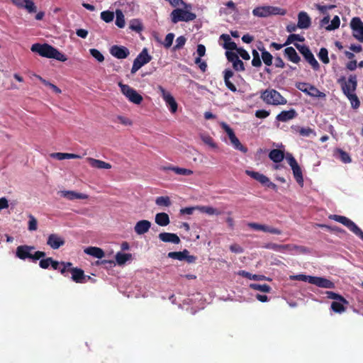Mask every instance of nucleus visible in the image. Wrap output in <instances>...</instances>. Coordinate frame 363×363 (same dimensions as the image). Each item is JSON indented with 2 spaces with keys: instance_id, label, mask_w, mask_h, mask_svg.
Instances as JSON below:
<instances>
[{
  "instance_id": "2f4dec72",
  "label": "nucleus",
  "mask_w": 363,
  "mask_h": 363,
  "mask_svg": "<svg viewBox=\"0 0 363 363\" xmlns=\"http://www.w3.org/2000/svg\"><path fill=\"white\" fill-rule=\"evenodd\" d=\"M245 173L247 175H248L250 177H252V179L257 180V182H259V183H261L263 185H264L265 183H267L269 182V178L267 176H265L259 172H254V171H251V170H246Z\"/></svg>"
},
{
  "instance_id": "0e129e2a",
  "label": "nucleus",
  "mask_w": 363,
  "mask_h": 363,
  "mask_svg": "<svg viewBox=\"0 0 363 363\" xmlns=\"http://www.w3.org/2000/svg\"><path fill=\"white\" fill-rule=\"evenodd\" d=\"M294 45L300 52V53L303 56V57L311 52L309 48L305 45H299L298 43H295Z\"/></svg>"
},
{
  "instance_id": "69168bd1",
  "label": "nucleus",
  "mask_w": 363,
  "mask_h": 363,
  "mask_svg": "<svg viewBox=\"0 0 363 363\" xmlns=\"http://www.w3.org/2000/svg\"><path fill=\"white\" fill-rule=\"evenodd\" d=\"M174 34L172 33H168L166 37H165V39L163 42V45L166 48H169L171 47V45H172V43H173V40H174Z\"/></svg>"
},
{
  "instance_id": "dca6fc26",
  "label": "nucleus",
  "mask_w": 363,
  "mask_h": 363,
  "mask_svg": "<svg viewBox=\"0 0 363 363\" xmlns=\"http://www.w3.org/2000/svg\"><path fill=\"white\" fill-rule=\"evenodd\" d=\"M302 86H307L308 88H303L301 86V85H298L297 88L301 90V91L307 94L308 95L316 98H323L325 96V94L319 91L315 86L307 84V83H303L301 84Z\"/></svg>"
},
{
  "instance_id": "09e8293b",
  "label": "nucleus",
  "mask_w": 363,
  "mask_h": 363,
  "mask_svg": "<svg viewBox=\"0 0 363 363\" xmlns=\"http://www.w3.org/2000/svg\"><path fill=\"white\" fill-rule=\"evenodd\" d=\"M325 294L327 295V297L330 299L337 300L346 304L348 303V301L342 296L338 294L330 291H326Z\"/></svg>"
},
{
  "instance_id": "4be33fe9",
  "label": "nucleus",
  "mask_w": 363,
  "mask_h": 363,
  "mask_svg": "<svg viewBox=\"0 0 363 363\" xmlns=\"http://www.w3.org/2000/svg\"><path fill=\"white\" fill-rule=\"evenodd\" d=\"M59 194L68 200L72 201L74 199H86L88 198V195L78 193L74 191H59Z\"/></svg>"
},
{
  "instance_id": "a878e982",
  "label": "nucleus",
  "mask_w": 363,
  "mask_h": 363,
  "mask_svg": "<svg viewBox=\"0 0 363 363\" xmlns=\"http://www.w3.org/2000/svg\"><path fill=\"white\" fill-rule=\"evenodd\" d=\"M158 237L164 242H171V243H174V244H179L181 242L180 238L175 233H161L159 234Z\"/></svg>"
},
{
  "instance_id": "e433bc0d",
  "label": "nucleus",
  "mask_w": 363,
  "mask_h": 363,
  "mask_svg": "<svg viewBox=\"0 0 363 363\" xmlns=\"http://www.w3.org/2000/svg\"><path fill=\"white\" fill-rule=\"evenodd\" d=\"M51 157L53 158H55L58 160H62L65 159H76V158H81V156L76 155V154H72V153H62V152H55L51 154Z\"/></svg>"
},
{
  "instance_id": "0eeeda50",
  "label": "nucleus",
  "mask_w": 363,
  "mask_h": 363,
  "mask_svg": "<svg viewBox=\"0 0 363 363\" xmlns=\"http://www.w3.org/2000/svg\"><path fill=\"white\" fill-rule=\"evenodd\" d=\"M122 94L125 96L129 101L135 104H140L143 100V96L137 92L133 88L128 84H124L122 82L118 83Z\"/></svg>"
},
{
  "instance_id": "5701e85b",
  "label": "nucleus",
  "mask_w": 363,
  "mask_h": 363,
  "mask_svg": "<svg viewBox=\"0 0 363 363\" xmlns=\"http://www.w3.org/2000/svg\"><path fill=\"white\" fill-rule=\"evenodd\" d=\"M151 227V223L147 220H141L136 223L134 230L138 235L146 233Z\"/></svg>"
},
{
  "instance_id": "39448f33",
  "label": "nucleus",
  "mask_w": 363,
  "mask_h": 363,
  "mask_svg": "<svg viewBox=\"0 0 363 363\" xmlns=\"http://www.w3.org/2000/svg\"><path fill=\"white\" fill-rule=\"evenodd\" d=\"M329 218L342 223L363 240V231L352 220L345 216L339 215H330Z\"/></svg>"
},
{
  "instance_id": "1a4fd4ad",
  "label": "nucleus",
  "mask_w": 363,
  "mask_h": 363,
  "mask_svg": "<svg viewBox=\"0 0 363 363\" xmlns=\"http://www.w3.org/2000/svg\"><path fill=\"white\" fill-rule=\"evenodd\" d=\"M288 164L291 167L293 174L295 180L296 182L301 186H303V177L301 168L300 167L299 164H298L296 160L294 158V157L290 154L287 153L286 157Z\"/></svg>"
},
{
  "instance_id": "20e7f679",
  "label": "nucleus",
  "mask_w": 363,
  "mask_h": 363,
  "mask_svg": "<svg viewBox=\"0 0 363 363\" xmlns=\"http://www.w3.org/2000/svg\"><path fill=\"white\" fill-rule=\"evenodd\" d=\"M263 247L265 249L272 250L278 252L293 250H296L298 252L300 253H306L308 252V250L306 247L292 244L279 245L273 242H269L264 244L263 245Z\"/></svg>"
},
{
  "instance_id": "338daca9",
  "label": "nucleus",
  "mask_w": 363,
  "mask_h": 363,
  "mask_svg": "<svg viewBox=\"0 0 363 363\" xmlns=\"http://www.w3.org/2000/svg\"><path fill=\"white\" fill-rule=\"evenodd\" d=\"M222 128L227 133L230 140L233 138L235 135L233 130L226 123H222Z\"/></svg>"
},
{
  "instance_id": "774afa93",
  "label": "nucleus",
  "mask_w": 363,
  "mask_h": 363,
  "mask_svg": "<svg viewBox=\"0 0 363 363\" xmlns=\"http://www.w3.org/2000/svg\"><path fill=\"white\" fill-rule=\"evenodd\" d=\"M237 54L239 55L243 60H248L250 59L249 53L242 48H238L236 50Z\"/></svg>"
},
{
  "instance_id": "e2e57ef3",
  "label": "nucleus",
  "mask_w": 363,
  "mask_h": 363,
  "mask_svg": "<svg viewBox=\"0 0 363 363\" xmlns=\"http://www.w3.org/2000/svg\"><path fill=\"white\" fill-rule=\"evenodd\" d=\"M186 41V39L184 36H183V35L179 36L176 39V45L174 46L173 50H177L182 48L184 47V45H185Z\"/></svg>"
},
{
  "instance_id": "cd10ccee",
  "label": "nucleus",
  "mask_w": 363,
  "mask_h": 363,
  "mask_svg": "<svg viewBox=\"0 0 363 363\" xmlns=\"http://www.w3.org/2000/svg\"><path fill=\"white\" fill-rule=\"evenodd\" d=\"M296 111L294 109L291 108L289 111H282L280 113H279L277 116L276 119L278 121L286 122L289 120L296 118Z\"/></svg>"
},
{
  "instance_id": "6e6552de",
  "label": "nucleus",
  "mask_w": 363,
  "mask_h": 363,
  "mask_svg": "<svg viewBox=\"0 0 363 363\" xmlns=\"http://www.w3.org/2000/svg\"><path fill=\"white\" fill-rule=\"evenodd\" d=\"M286 11L275 6H260L253 9L252 14L258 17H267L271 15H284Z\"/></svg>"
},
{
  "instance_id": "58836bf2",
  "label": "nucleus",
  "mask_w": 363,
  "mask_h": 363,
  "mask_svg": "<svg viewBox=\"0 0 363 363\" xmlns=\"http://www.w3.org/2000/svg\"><path fill=\"white\" fill-rule=\"evenodd\" d=\"M304 59L311 65L313 70L318 71L320 69V65L315 58L312 52L304 57Z\"/></svg>"
},
{
  "instance_id": "b1692460",
  "label": "nucleus",
  "mask_w": 363,
  "mask_h": 363,
  "mask_svg": "<svg viewBox=\"0 0 363 363\" xmlns=\"http://www.w3.org/2000/svg\"><path fill=\"white\" fill-rule=\"evenodd\" d=\"M86 161L89 164V165L96 169H109L112 167L111 164L110 163L106 162L104 161L96 160L92 157H87Z\"/></svg>"
},
{
  "instance_id": "6ab92c4d",
  "label": "nucleus",
  "mask_w": 363,
  "mask_h": 363,
  "mask_svg": "<svg viewBox=\"0 0 363 363\" xmlns=\"http://www.w3.org/2000/svg\"><path fill=\"white\" fill-rule=\"evenodd\" d=\"M312 280V284H314L318 287L324 289H335V284L332 281L320 277H313Z\"/></svg>"
},
{
  "instance_id": "79ce46f5",
  "label": "nucleus",
  "mask_w": 363,
  "mask_h": 363,
  "mask_svg": "<svg viewBox=\"0 0 363 363\" xmlns=\"http://www.w3.org/2000/svg\"><path fill=\"white\" fill-rule=\"evenodd\" d=\"M230 143L235 150H240L243 153H246L247 152V148L242 145L236 136L230 140Z\"/></svg>"
},
{
  "instance_id": "37998d69",
  "label": "nucleus",
  "mask_w": 363,
  "mask_h": 363,
  "mask_svg": "<svg viewBox=\"0 0 363 363\" xmlns=\"http://www.w3.org/2000/svg\"><path fill=\"white\" fill-rule=\"evenodd\" d=\"M116 25L118 27V28H123L125 26V17H124V15L122 12V11L119 10V9H117L116 11Z\"/></svg>"
},
{
  "instance_id": "f704fd0d",
  "label": "nucleus",
  "mask_w": 363,
  "mask_h": 363,
  "mask_svg": "<svg viewBox=\"0 0 363 363\" xmlns=\"http://www.w3.org/2000/svg\"><path fill=\"white\" fill-rule=\"evenodd\" d=\"M163 169L171 170V171L174 172L175 174H179V175L189 176V175L193 174V173H194L193 171L189 169H186V168H182V167L172 166V165H170L169 167H165L163 168Z\"/></svg>"
},
{
  "instance_id": "c756f323",
  "label": "nucleus",
  "mask_w": 363,
  "mask_h": 363,
  "mask_svg": "<svg viewBox=\"0 0 363 363\" xmlns=\"http://www.w3.org/2000/svg\"><path fill=\"white\" fill-rule=\"evenodd\" d=\"M220 39L224 41L223 47L227 50V51L235 50L238 48L236 43L232 41L229 35L222 34L220 36Z\"/></svg>"
},
{
  "instance_id": "f3484780",
  "label": "nucleus",
  "mask_w": 363,
  "mask_h": 363,
  "mask_svg": "<svg viewBox=\"0 0 363 363\" xmlns=\"http://www.w3.org/2000/svg\"><path fill=\"white\" fill-rule=\"evenodd\" d=\"M249 227L255 230H262L263 232L270 233L275 235H281V230L266 225L259 224L257 223H250Z\"/></svg>"
},
{
  "instance_id": "bb28decb",
  "label": "nucleus",
  "mask_w": 363,
  "mask_h": 363,
  "mask_svg": "<svg viewBox=\"0 0 363 363\" xmlns=\"http://www.w3.org/2000/svg\"><path fill=\"white\" fill-rule=\"evenodd\" d=\"M233 75L234 72L230 69H226L223 71V79L225 86L231 91L236 92L238 90L235 85L230 80Z\"/></svg>"
},
{
  "instance_id": "393cba45",
  "label": "nucleus",
  "mask_w": 363,
  "mask_h": 363,
  "mask_svg": "<svg viewBox=\"0 0 363 363\" xmlns=\"http://www.w3.org/2000/svg\"><path fill=\"white\" fill-rule=\"evenodd\" d=\"M72 273V279L76 283H85L86 276L82 269L74 267L70 269Z\"/></svg>"
},
{
  "instance_id": "6e6d98bb",
  "label": "nucleus",
  "mask_w": 363,
  "mask_h": 363,
  "mask_svg": "<svg viewBox=\"0 0 363 363\" xmlns=\"http://www.w3.org/2000/svg\"><path fill=\"white\" fill-rule=\"evenodd\" d=\"M340 18L337 16H335L332 21H331V23L330 25H328L325 29L327 30H335L337 28H338L340 27Z\"/></svg>"
},
{
  "instance_id": "052dcab7",
  "label": "nucleus",
  "mask_w": 363,
  "mask_h": 363,
  "mask_svg": "<svg viewBox=\"0 0 363 363\" xmlns=\"http://www.w3.org/2000/svg\"><path fill=\"white\" fill-rule=\"evenodd\" d=\"M337 152L339 153V157L340 160L344 163H350L351 162V157L349 154L341 149H337Z\"/></svg>"
},
{
  "instance_id": "2eb2a0df",
  "label": "nucleus",
  "mask_w": 363,
  "mask_h": 363,
  "mask_svg": "<svg viewBox=\"0 0 363 363\" xmlns=\"http://www.w3.org/2000/svg\"><path fill=\"white\" fill-rule=\"evenodd\" d=\"M110 53L117 59H125L130 55L129 50L123 45H113L110 48Z\"/></svg>"
},
{
  "instance_id": "9b49d317",
  "label": "nucleus",
  "mask_w": 363,
  "mask_h": 363,
  "mask_svg": "<svg viewBox=\"0 0 363 363\" xmlns=\"http://www.w3.org/2000/svg\"><path fill=\"white\" fill-rule=\"evenodd\" d=\"M352 35L359 42L363 43V22L359 17H354L350 21Z\"/></svg>"
},
{
  "instance_id": "f8f14e48",
  "label": "nucleus",
  "mask_w": 363,
  "mask_h": 363,
  "mask_svg": "<svg viewBox=\"0 0 363 363\" xmlns=\"http://www.w3.org/2000/svg\"><path fill=\"white\" fill-rule=\"evenodd\" d=\"M157 89L160 91L161 96L165 101L167 106H169V111L172 113H176L177 111L178 104L172 95L169 92L167 91L165 89L160 85L158 86Z\"/></svg>"
},
{
  "instance_id": "423d86ee",
  "label": "nucleus",
  "mask_w": 363,
  "mask_h": 363,
  "mask_svg": "<svg viewBox=\"0 0 363 363\" xmlns=\"http://www.w3.org/2000/svg\"><path fill=\"white\" fill-rule=\"evenodd\" d=\"M337 83L340 85L341 89L345 95L354 92L357 87V79L355 74H350L348 79L345 77H341L337 79Z\"/></svg>"
},
{
  "instance_id": "412c9836",
  "label": "nucleus",
  "mask_w": 363,
  "mask_h": 363,
  "mask_svg": "<svg viewBox=\"0 0 363 363\" xmlns=\"http://www.w3.org/2000/svg\"><path fill=\"white\" fill-rule=\"evenodd\" d=\"M34 249L33 246L29 245H20L17 247L16 255L21 259L25 260L26 259H30V251Z\"/></svg>"
},
{
  "instance_id": "680f3d73",
  "label": "nucleus",
  "mask_w": 363,
  "mask_h": 363,
  "mask_svg": "<svg viewBox=\"0 0 363 363\" xmlns=\"http://www.w3.org/2000/svg\"><path fill=\"white\" fill-rule=\"evenodd\" d=\"M29 221H28V230L30 231L36 230L38 228V221L36 218L31 214L28 216Z\"/></svg>"
},
{
  "instance_id": "7ed1b4c3",
  "label": "nucleus",
  "mask_w": 363,
  "mask_h": 363,
  "mask_svg": "<svg viewBox=\"0 0 363 363\" xmlns=\"http://www.w3.org/2000/svg\"><path fill=\"white\" fill-rule=\"evenodd\" d=\"M191 8L175 9L171 13V21L173 23H177L179 21L189 22L196 19V13L191 11Z\"/></svg>"
},
{
  "instance_id": "603ef678",
  "label": "nucleus",
  "mask_w": 363,
  "mask_h": 363,
  "mask_svg": "<svg viewBox=\"0 0 363 363\" xmlns=\"http://www.w3.org/2000/svg\"><path fill=\"white\" fill-rule=\"evenodd\" d=\"M129 28L136 32H140L143 30V25L139 20L133 19L129 23Z\"/></svg>"
},
{
  "instance_id": "ddd939ff",
  "label": "nucleus",
  "mask_w": 363,
  "mask_h": 363,
  "mask_svg": "<svg viewBox=\"0 0 363 363\" xmlns=\"http://www.w3.org/2000/svg\"><path fill=\"white\" fill-rule=\"evenodd\" d=\"M168 257L179 261L185 260L187 263H194L196 260V257L190 255L186 249L181 252H170L168 253Z\"/></svg>"
},
{
  "instance_id": "8fccbe9b",
  "label": "nucleus",
  "mask_w": 363,
  "mask_h": 363,
  "mask_svg": "<svg viewBox=\"0 0 363 363\" xmlns=\"http://www.w3.org/2000/svg\"><path fill=\"white\" fill-rule=\"evenodd\" d=\"M343 303H344L339 301H333L331 303V308L334 312L341 313L346 310V308L343 306Z\"/></svg>"
},
{
  "instance_id": "4c0bfd02",
  "label": "nucleus",
  "mask_w": 363,
  "mask_h": 363,
  "mask_svg": "<svg viewBox=\"0 0 363 363\" xmlns=\"http://www.w3.org/2000/svg\"><path fill=\"white\" fill-rule=\"evenodd\" d=\"M116 263L121 266L123 265L127 261L131 259L132 255L131 254H126V253H122V252H117L116 256Z\"/></svg>"
},
{
  "instance_id": "13d9d810",
  "label": "nucleus",
  "mask_w": 363,
  "mask_h": 363,
  "mask_svg": "<svg viewBox=\"0 0 363 363\" xmlns=\"http://www.w3.org/2000/svg\"><path fill=\"white\" fill-rule=\"evenodd\" d=\"M25 4L23 8L26 9L29 13H35L37 7L33 0H24Z\"/></svg>"
},
{
  "instance_id": "49530a36",
  "label": "nucleus",
  "mask_w": 363,
  "mask_h": 363,
  "mask_svg": "<svg viewBox=\"0 0 363 363\" xmlns=\"http://www.w3.org/2000/svg\"><path fill=\"white\" fill-rule=\"evenodd\" d=\"M313 279V276L306 275V274H297L290 276L291 280H296V281H308V283L312 284V280Z\"/></svg>"
},
{
  "instance_id": "c85d7f7f",
  "label": "nucleus",
  "mask_w": 363,
  "mask_h": 363,
  "mask_svg": "<svg viewBox=\"0 0 363 363\" xmlns=\"http://www.w3.org/2000/svg\"><path fill=\"white\" fill-rule=\"evenodd\" d=\"M284 56L291 62L298 63L301 57L293 47H287L284 50Z\"/></svg>"
},
{
  "instance_id": "7c9ffc66",
  "label": "nucleus",
  "mask_w": 363,
  "mask_h": 363,
  "mask_svg": "<svg viewBox=\"0 0 363 363\" xmlns=\"http://www.w3.org/2000/svg\"><path fill=\"white\" fill-rule=\"evenodd\" d=\"M84 252L86 255H91L98 259H101L105 255L104 250L101 248L97 247H88L84 249Z\"/></svg>"
},
{
  "instance_id": "f03ea898",
  "label": "nucleus",
  "mask_w": 363,
  "mask_h": 363,
  "mask_svg": "<svg viewBox=\"0 0 363 363\" xmlns=\"http://www.w3.org/2000/svg\"><path fill=\"white\" fill-rule=\"evenodd\" d=\"M260 98L267 104L273 106L285 105L287 100L275 89H266L261 93Z\"/></svg>"
},
{
  "instance_id": "4468645a",
  "label": "nucleus",
  "mask_w": 363,
  "mask_h": 363,
  "mask_svg": "<svg viewBox=\"0 0 363 363\" xmlns=\"http://www.w3.org/2000/svg\"><path fill=\"white\" fill-rule=\"evenodd\" d=\"M227 60L233 63V67L235 71L242 72L245 70L244 63L239 59L238 55L232 51H226Z\"/></svg>"
},
{
  "instance_id": "bf43d9fd",
  "label": "nucleus",
  "mask_w": 363,
  "mask_h": 363,
  "mask_svg": "<svg viewBox=\"0 0 363 363\" xmlns=\"http://www.w3.org/2000/svg\"><path fill=\"white\" fill-rule=\"evenodd\" d=\"M294 40L303 42V41H304V38L301 37L297 34H291L287 38L286 42L284 43V45H288L292 43Z\"/></svg>"
},
{
  "instance_id": "3c124183",
  "label": "nucleus",
  "mask_w": 363,
  "mask_h": 363,
  "mask_svg": "<svg viewBox=\"0 0 363 363\" xmlns=\"http://www.w3.org/2000/svg\"><path fill=\"white\" fill-rule=\"evenodd\" d=\"M318 56L324 64L329 63L330 60L328 57V51L325 48H322L320 49Z\"/></svg>"
},
{
  "instance_id": "864d4df0",
  "label": "nucleus",
  "mask_w": 363,
  "mask_h": 363,
  "mask_svg": "<svg viewBox=\"0 0 363 363\" xmlns=\"http://www.w3.org/2000/svg\"><path fill=\"white\" fill-rule=\"evenodd\" d=\"M114 13L113 11H104L101 13V18L106 23H110L113 20Z\"/></svg>"
},
{
  "instance_id": "de8ad7c7",
  "label": "nucleus",
  "mask_w": 363,
  "mask_h": 363,
  "mask_svg": "<svg viewBox=\"0 0 363 363\" xmlns=\"http://www.w3.org/2000/svg\"><path fill=\"white\" fill-rule=\"evenodd\" d=\"M250 287L252 289L259 291L262 292H269L271 290V287L266 284H250Z\"/></svg>"
},
{
  "instance_id": "4d7b16f0",
  "label": "nucleus",
  "mask_w": 363,
  "mask_h": 363,
  "mask_svg": "<svg viewBox=\"0 0 363 363\" xmlns=\"http://www.w3.org/2000/svg\"><path fill=\"white\" fill-rule=\"evenodd\" d=\"M89 52L98 62H102L104 60L103 54L97 49L91 48L89 50Z\"/></svg>"
},
{
  "instance_id": "a19ab883",
  "label": "nucleus",
  "mask_w": 363,
  "mask_h": 363,
  "mask_svg": "<svg viewBox=\"0 0 363 363\" xmlns=\"http://www.w3.org/2000/svg\"><path fill=\"white\" fill-rule=\"evenodd\" d=\"M258 49L262 52V59L264 63L267 66L272 65V60H273L272 55L268 51H267L264 48H258Z\"/></svg>"
},
{
  "instance_id": "9d476101",
  "label": "nucleus",
  "mask_w": 363,
  "mask_h": 363,
  "mask_svg": "<svg viewBox=\"0 0 363 363\" xmlns=\"http://www.w3.org/2000/svg\"><path fill=\"white\" fill-rule=\"evenodd\" d=\"M151 60L152 57L148 54L147 49L143 48L133 61L130 71L131 74H135L143 65L150 62Z\"/></svg>"
},
{
  "instance_id": "c03bdc74",
  "label": "nucleus",
  "mask_w": 363,
  "mask_h": 363,
  "mask_svg": "<svg viewBox=\"0 0 363 363\" xmlns=\"http://www.w3.org/2000/svg\"><path fill=\"white\" fill-rule=\"evenodd\" d=\"M295 130L303 137H309L311 134H315L314 130L309 127L303 128L296 126Z\"/></svg>"
},
{
  "instance_id": "a211bd4d",
  "label": "nucleus",
  "mask_w": 363,
  "mask_h": 363,
  "mask_svg": "<svg viewBox=\"0 0 363 363\" xmlns=\"http://www.w3.org/2000/svg\"><path fill=\"white\" fill-rule=\"evenodd\" d=\"M65 243V240L57 234H50L47 240L48 245L52 249L57 250Z\"/></svg>"
},
{
  "instance_id": "5fc2aeb1",
  "label": "nucleus",
  "mask_w": 363,
  "mask_h": 363,
  "mask_svg": "<svg viewBox=\"0 0 363 363\" xmlns=\"http://www.w3.org/2000/svg\"><path fill=\"white\" fill-rule=\"evenodd\" d=\"M155 203L158 206H169L171 205L169 196H159L156 199Z\"/></svg>"
},
{
  "instance_id": "a18cd8bd",
  "label": "nucleus",
  "mask_w": 363,
  "mask_h": 363,
  "mask_svg": "<svg viewBox=\"0 0 363 363\" xmlns=\"http://www.w3.org/2000/svg\"><path fill=\"white\" fill-rule=\"evenodd\" d=\"M43 84H45L47 86H49L55 93L56 94H61L62 91L61 89L57 87L56 85L50 83V82L47 81L46 79L42 78L39 75L35 76Z\"/></svg>"
},
{
  "instance_id": "aec40b11",
  "label": "nucleus",
  "mask_w": 363,
  "mask_h": 363,
  "mask_svg": "<svg viewBox=\"0 0 363 363\" xmlns=\"http://www.w3.org/2000/svg\"><path fill=\"white\" fill-rule=\"evenodd\" d=\"M311 19L306 11H300L298 14V28L307 29L311 26Z\"/></svg>"
},
{
  "instance_id": "72a5a7b5",
  "label": "nucleus",
  "mask_w": 363,
  "mask_h": 363,
  "mask_svg": "<svg viewBox=\"0 0 363 363\" xmlns=\"http://www.w3.org/2000/svg\"><path fill=\"white\" fill-rule=\"evenodd\" d=\"M269 157L274 162L279 163L284 158V152L279 149H273L269 152Z\"/></svg>"
},
{
  "instance_id": "473e14b6",
  "label": "nucleus",
  "mask_w": 363,
  "mask_h": 363,
  "mask_svg": "<svg viewBox=\"0 0 363 363\" xmlns=\"http://www.w3.org/2000/svg\"><path fill=\"white\" fill-rule=\"evenodd\" d=\"M197 210L209 216H219L222 214V212L219 209L210 206H197Z\"/></svg>"
},
{
  "instance_id": "ea45409f",
  "label": "nucleus",
  "mask_w": 363,
  "mask_h": 363,
  "mask_svg": "<svg viewBox=\"0 0 363 363\" xmlns=\"http://www.w3.org/2000/svg\"><path fill=\"white\" fill-rule=\"evenodd\" d=\"M351 104V106L354 109H357L360 106V101L354 92L345 95Z\"/></svg>"
},
{
  "instance_id": "c9c22d12",
  "label": "nucleus",
  "mask_w": 363,
  "mask_h": 363,
  "mask_svg": "<svg viewBox=\"0 0 363 363\" xmlns=\"http://www.w3.org/2000/svg\"><path fill=\"white\" fill-rule=\"evenodd\" d=\"M169 217L166 213H158L155 216V223L160 226H167L169 224Z\"/></svg>"
},
{
  "instance_id": "f257e3e1",
  "label": "nucleus",
  "mask_w": 363,
  "mask_h": 363,
  "mask_svg": "<svg viewBox=\"0 0 363 363\" xmlns=\"http://www.w3.org/2000/svg\"><path fill=\"white\" fill-rule=\"evenodd\" d=\"M30 50L41 57L55 59L60 62H65L67 60V57L63 53L47 43H35L32 45Z\"/></svg>"
}]
</instances>
